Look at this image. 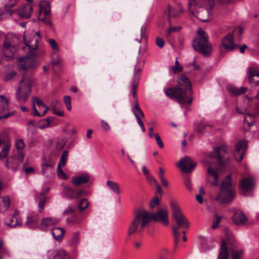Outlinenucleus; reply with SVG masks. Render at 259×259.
<instances>
[{
  "label": "nucleus",
  "instance_id": "obj_25",
  "mask_svg": "<svg viewBox=\"0 0 259 259\" xmlns=\"http://www.w3.org/2000/svg\"><path fill=\"white\" fill-rule=\"evenodd\" d=\"M90 180L89 176L87 174H83L77 177L72 178V183L76 186L87 183Z\"/></svg>",
  "mask_w": 259,
  "mask_h": 259
},
{
  "label": "nucleus",
  "instance_id": "obj_18",
  "mask_svg": "<svg viewBox=\"0 0 259 259\" xmlns=\"http://www.w3.org/2000/svg\"><path fill=\"white\" fill-rule=\"evenodd\" d=\"M19 61L20 62L19 68L21 70H26L33 68L35 66V62L33 57L26 56L21 57Z\"/></svg>",
  "mask_w": 259,
  "mask_h": 259
},
{
  "label": "nucleus",
  "instance_id": "obj_44",
  "mask_svg": "<svg viewBox=\"0 0 259 259\" xmlns=\"http://www.w3.org/2000/svg\"><path fill=\"white\" fill-rule=\"evenodd\" d=\"M67 143V139L62 138L59 140L56 144V148L59 150H62Z\"/></svg>",
  "mask_w": 259,
  "mask_h": 259
},
{
  "label": "nucleus",
  "instance_id": "obj_63",
  "mask_svg": "<svg viewBox=\"0 0 259 259\" xmlns=\"http://www.w3.org/2000/svg\"><path fill=\"white\" fill-rule=\"evenodd\" d=\"M73 212V208L71 206H69L67 208H66L64 210V211L63 212V214L64 215H67L69 214L72 213Z\"/></svg>",
  "mask_w": 259,
  "mask_h": 259
},
{
  "label": "nucleus",
  "instance_id": "obj_22",
  "mask_svg": "<svg viewBox=\"0 0 259 259\" xmlns=\"http://www.w3.org/2000/svg\"><path fill=\"white\" fill-rule=\"evenodd\" d=\"M232 220L236 225L241 226L246 223L247 218L242 211L237 210L232 217Z\"/></svg>",
  "mask_w": 259,
  "mask_h": 259
},
{
  "label": "nucleus",
  "instance_id": "obj_62",
  "mask_svg": "<svg viewBox=\"0 0 259 259\" xmlns=\"http://www.w3.org/2000/svg\"><path fill=\"white\" fill-rule=\"evenodd\" d=\"M61 62V59L58 56H56L55 57H54L52 60V63L54 65H59V64H60V63Z\"/></svg>",
  "mask_w": 259,
  "mask_h": 259
},
{
  "label": "nucleus",
  "instance_id": "obj_13",
  "mask_svg": "<svg viewBox=\"0 0 259 259\" xmlns=\"http://www.w3.org/2000/svg\"><path fill=\"white\" fill-rule=\"evenodd\" d=\"M9 99L4 95L0 96V113L9 110ZM14 115V112H8L4 115L0 114V119L8 118Z\"/></svg>",
  "mask_w": 259,
  "mask_h": 259
},
{
  "label": "nucleus",
  "instance_id": "obj_1",
  "mask_svg": "<svg viewBox=\"0 0 259 259\" xmlns=\"http://www.w3.org/2000/svg\"><path fill=\"white\" fill-rule=\"evenodd\" d=\"M177 82L179 86L165 90L166 95L171 99H176L181 106L191 104L193 98L187 96V94H192L190 81L183 75L177 78Z\"/></svg>",
  "mask_w": 259,
  "mask_h": 259
},
{
  "label": "nucleus",
  "instance_id": "obj_38",
  "mask_svg": "<svg viewBox=\"0 0 259 259\" xmlns=\"http://www.w3.org/2000/svg\"><path fill=\"white\" fill-rule=\"evenodd\" d=\"M87 195V192L83 190H78L76 191H75L73 195H68V198L70 199H77L79 197L81 196H85Z\"/></svg>",
  "mask_w": 259,
  "mask_h": 259
},
{
  "label": "nucleus",
  "instance_id": "obj_40",
  "mask_svg": "<svg viewBox=\"0 0 259 259\" xmlns=\"http://www.w3.org/2000/svg\"><path fill=\"white\" fill-rule=\"evenodd\" d=\"M89 202L85 198L82 199L78 204V208L80 211L86 209L89 206Z\"/></svg>",
  "mask_w": 259,
  "mask_h": 259
},
{
  "label": "nucleus",
  "instance_id": "obj_15",
  "mask_svg": "<svg viewBox=\"0 0 259 259\" xmlns=\"http://www.w3.org/2000/svg\"><path fill=\"white\" fill-rule=\"evenodd\" d=\"M68 155V152L67 150H65L63 151L60 159L59 160V162L57 166V172L59 177L63 180H65L67 178L66 175L62 169V167H63L66 164L67 157Z\"/></svg>",
  "mask_w": 259,
  "mask_h": 259
},
{
  "label": "nucleus",
  "instance_id": "obj_59",
  "mask_svg": "<svg viewBox=\"0 0 259 259\" xmlns=\"http://www.w3.org/2000/svg\"><path fill=\"white\" fill-rule=\"evenodd\" d=\"M49 42L50 45L51 46L53 50H57L58 49V45H57V44L56 43V42L55 39H50L49 40Z\"/></svg>",
  "mask_w": 259,
  "mask_h": 259
},
{
  "label": "nucleus",
  "instance_id": "obj_10",
  "mask_svg": "<svg viewBox=\"0 0 259 259\" xmlns=\"http://www.w3.org/2000/svg\"><path fill=\"white\" fill-rule=\"evenodd\" d=\"M33 115L38 117L44 116L49 110V108L44 104L42 100L37 97L32 99Z\"/></svg>",
  "mask_w": 259,
  "mask_h": 259
},
{
  "label": "nucleus",
  "instance_id": "obj_48",
  "mask_svg": "<svg viewBox=\"0 0 259 259\" xmlns=\"http://www.w3.org/2000/svg\"><path fill=\"white\" fill-rule=\"evenodd\" d=\"M10 150V146L6 145L5 147L3 148L0 152V158H4L6 157Z\"/></svg>",
  "mask_w": 259,
  "mask_h": 259
},
{
  "label": "nucleus",
  "instance_id": "obj_55",
  "mask_svg": "<svg viewBox=\"0 0 259 259\" xmlns=\"http://www.w3.org/2000/svg\"><path fill=\"white\" fill-rule=\"evenodd\" d=\"M64 189L67 193V196L68 197V195H73V193L75 192L74 190L69 186L67 185L64 186Z\"/></svg>",
  "mask_w": 259,
  "mask_h": 259
},
{
  "label": "nucleus",
  "instance_id": "obj_57",
  "mask_svg": "<svg viewBox=\"0 0 259 259\" xmlns=\"http://www.w3.org/2000/svg\"><path fill=\"white\" fill-rule=\"evenodd\" d=\"M139 77L138 76H136V78H134L133 80L132 90H137V88L139 84Z\"/></svg>",
  "mask_w": 259,
  "mask_h": 259
},
{
  "label": "nucleus",
  "instance_id": "obj_56",
  "mask_svg": "<svg viewBox=\"0 0 259 259\" xmlns=\"http://www.w3.org/2000/svg\"><path fill=\"white\" fill-rule=\"evenodd\" d=\"M101 126L102 128L105 131H108L110 129V127L108 123L104 120H101Z\"/></svg>",
  "mask_w": 259,
  "mask_h": 259
},
{
  "label": "nucleus",
  "instance_id": "obj_30",
  "mask_svg": "<svg viewBox=\"0 0 259 259\" xmlns=\"http://www.w3.org/2000/svg\"><path fill=\"white\" fill-rule=\"evenodd\" d=\"M39 14L44 13L45 17L49 15L50 13V4L47 1H41L39 5Z\"/></svg>",
  "mask_w": 259,
  "mask_h": 259
},
{
  "label": "nucleus",
  "instance_id": "obj_28",
  "mask_svg": "<svg viewBox=\"0 0 259 259\" xmlns=\"http://www.w3.org/2000/svg\"><path fill=\"white\" fill-rule=\"evenodd\" d=\"M38 217L36 214H32L28 216L25 223V225L29 228H34L36 227V223L38 221Z\"/></svg>",
  "mask_w": 259,
  "mask_h": 259
},
{
  "label": "nucleus",
  "instance_id": "obj_45",
  "mask_svg": "<svg viewBox=\"0 0 259 259\" xmlns=\"http://www.w3.org/2000/svg\"><path fill=\"white\" fill-rule=\"evenodd\" d=\"M83 220L84 217L83 216L75 217L72 219L70 223L73 225H79Z\"/></svg>",
  "mask_w": 259,
  "mask_h": 259
},
{
  "label": "nucleus",
  "instance_id": "obj_32",
  "mask_svg": "<svg viewBox=\"0 0 259 259\" xmlns=\"http://www.w3.org/2000/svg\"><path fill=\"white\" fill-rule=\"evenodd\" d=\"M208 175H211L214 179L213 182L211 183L213 186H217L218 184L219 170L214 169L211 166H209L207 169Z\"/></svg>",
  "mask_w": 259,
  "mask_h": 259
},
{
  "label": "nucleus",
  "instance_id": "obj_26",
  "mask_svg": "<svg viewBox=\"0 0 259 259\" xmlns=\"http://www.w3.org/2000/svg\"><path fill=\"white\" fill-rule=\"evenodd\" d=\"M58 223V220L55 218H46L43 219L41 222L40 229L42 230H46L48 228L51 227Z\"/></svg>",
  "mask_w": 259,
  "mask_h": 259
},
{
  "label": "nucleus",
  "instance_id": "obj_41",
  "mask_svg": "<svg viewBox=\"0 0 259 259\" xmlns=\"http://www.w3.org/2000/svg\"><path fill=\"white\" fill-rule=\"evenodd\" d=\"M172 228L173 235L175 238V243L176 245L179 242L180 237V233L178 231L179 228H178V227H172Z\"/></svg>",
  "mask_w": 259,
  "mask_h": 259
},
{
  "label": "nucleus",
  "instance_id": "obj_53",
  "mask_svg": "<svg viewBox=\"0 0 259 259\" xmlns=\"http://www.w3.org/2000/svg\"><path fill=\"white\" fill-rule=\"evenodd\" d=\"M159 199L158 197H155L151 201H150V207L151 208L155 207L157 205L159 204Z\"/></svg>",
  "mask_w": 259,
  "mask_h": 259
},
{
  "label": "nucleus",
  "instance_id": "obj_61",
  "mask_svg": "<svg viewBox=\"0 0 259 259\" xmlns=\"http://www.w3.org/2000/svg\"><path fill=\"white\" fill-rule=\"evenodd\" d=\"M156 45L160 48H162L164 45V41L161 38L157 37L156 40Z\"/></svg>",
  "mask_w": 259,
  "mask_h": 259
},
{
  "label": "nucleus",
  "instance_id": "obj_8",
  "mask_svg": "<svg viewBox=\"0 0 259 259\" xmlns=\"http://www.w3.org/2000/svg\"><path fill=\"white\" fill-rule=\"evenodd\" d=\"M229 151V148L225 145L217 147L214 148V153L211 154L210 157H215L220 165L224 166L229 162L228 153Z\"/></svg>",
  "mask_w": 259,
  "mask_h": 259
},
{
  "label": "nucleus",
  "instance_id": "obj_24",
  "mask_svg": "<svg viewBox=\"0 0 259 259\" xmlns=\"http://www.w3.org/2000/svg\"><path fill=\"white\" fill-rule=\"evenodd\" d=\"M228 241V236H227V240L225 239L222 240L218 259H228L229 252L227 245Z\"/></svg>",
  "mask_w": 259,
  "mask_h": 259
},
{
  "label": "nucleus",
  "instance_id": "obj_50",
  "mask_svg": "<svg viewBox=\"0 0 259 259\" xmlns=\"http://www.w3.org/2000/svg\"><path fill=\"white\" fill-rule=\"evenodd\" d=\"M24 143L22 139H18L16 141L15 146L19 150H22L24 147Z\"/></svg>",
  "mask_w": 259,
  "mask_h": 259
},
{
  "label": "nucleus",
  "instance_id": "obj_9",
  "mask_svg": "<svg viewBox=\"0 0 259 259\" xmlns=\"http://www.w3.org/2000/svg\"><path fill=\"white\" fill-rule=\"evenodd\" d=\"M148 222L150 220L159 222L163 225L167 226L169 224L168 220V210L166 208L159 209L155 213H151L147 211Z\"/></svg>",
  "mask_w": 259,
  "mask_h": 259
},
{
  "label": "nucleus",
  "instance_id": "obj_14",
  "mask_svg": "<svg viewBox=\"0 0 259 259\" xmlns=\"http://www.w3.org/2000/svg\"><path fill=\"white\" fill-rule=\"evenodd\" d=\"M237 46L235 45L233 40V35L229 33L225 36L222 40L220 48L222 50L224 49L227 51H230L234 50Z\"/></svg>",
  "mask_w": 259,
  "mask_h": 259
},
{
  "label": "nucleus",
  "instance_id": "obj_58",
  "mask_svg": "<svg viewBox=\"0 0 259 259\" xmlns=\"http://www.w3.org/2000/svg\"><path fill=\"white\" fill-rule=\"evenodd\" d=\"M45 203H46L45 198H41L40 199V200L39 201V203H38L39 211L41 212L44 210Z\"/></svg>",
  "mask_w": 259,
  "mask_h": 259
},
{
  "label": "nucleus",
  "instance_id": "obj_64",
  "mask_svg": "<svg viewBox=\"0 0 259 259\" xmlns=\"http://www.w3.org/2000/svg\"><path fill=\"white\" fill-rule=\"evenodd\" d=\"M141 72V69L140 68H137L136 67L135 68L134 73V78H136V76L139 77V80L140 79V75Z\"/></svg>",
  "mask_w": 259,
  "mask_h": 259
},
{
  "label": "nucleus",
  "instance_id": "obj_29",
  "mask_svg": "<svg viewBox=\"0 0 259 259\" xmlns=\"http://www.w3.org/2000/svg\"><path fill=\"white\" fill-rule=\"evenodd\" d=\"M52 234L54 238L58 241H60L63 239L65 230L63 228L55 227L52 230Z\"/></svg>",
  "mask_w": 259,
  "mask_h": 259
},
{
  "label": "nucleus",
  "instance_id": "obj_37",
  "mask_svg": "<svg viewBox=\"0 0 259 259\" xmlns=\"http://www.w3.org/2000/svg\"><path fill=\"white\" fill-rule=\"evenodd\" d=\"M133 112L135 116H136V115H139L142 118L145 117L144 114L142 110L140 109L138 105V101L137 100L135 101V106L133 108Z\"/></svg>",
  "mask_w": 259,
  "mask_h": 259
},
{
  "label": "nucleus",
  "instance_id": "obj_7",
  "mask_svg": "<svg viewBox=\"0 0 259 259\" xmlns=\"http://www.w3.org/2000/svg\"><path fill=\"white\" fill-rule=\"evenodd\" d=\"M18 38L15 36H7L3 42V53L9 59H11L17 51V47L14 40Z\"/></svg>",
  "mask_w": 259,
  "mask_h": 259
},
{
  "label": "nucleus",
  "instance_id": "obj_34",
  "mask_svg": "<svg viewBox=\"0 0 259 259\" xmlns=\"http://www.w3.org/2000/svg\"><path fill=\"white\" fill-rule=\"evenodd\" d=\"M3 204H0V212L6 211L10 205V199L9 197L6 196L2 198Z\"/></svg>",
  "mask_w": 259,
  "mask_h": 259
},
{
  "label": "nucleus",
  "instance_id": "obj_27",
  "mask_svg": "<svg viewBox=\"0 0 259 259\" xmlns=\"http://www.w3.org/2000/svg\"><path fill=\"white\" fill-rule=\"evenodd\" d=\"M212 126L211 124L206 122H201L198 123L195 126V130L199 133L209 132L211 131Z\"/></svg>",
  "mask_w": 259,
  "mask_h": 259
},
{
  "label": "nucleus",
  "instance_id": "obj_43",
  "mask_svg": "<svg viewBox=\"0 0 259 259\" xmlns=\"http://www.w3.org/2000/svg\"><path fill=\"white\" fill-rule=\"evenodd\" d=\"M50 124V121L49 118H47L40 121L39 124L38 125V127L40 130H43L46 127H49Z\"/></svg>",
  "mask_w": 259,
  "mask_h": 259
},
{
  "label": "nucleus",
  "instance_id": "obj_31",
  "mask_svg": "<svg viewBox=\"0 0 259 259\" xmlns=\"http://www.w3.org/2000/svg\"><path fill=\"white\" fill-rule=\"evenodd\" d=\"M108 187L115 194L118 195L120 193L119 185L114 181L108 180L106 182Z\"/></svg>",
  "mask_w": 259,
  "mask_h": 259
},
{
  "label": "nucleus",
  "instance_id": "obj_47",
  "mask_svg": "<svg viewBox=\"0 0 259 259\" xmlns=\"http://www.w3.org/2000/svg\"><path fill=\"white\" fill-rule=\"evenodd\" d=\"M63 101L67 110L70 111L72 109L70 97L69 96H65L63 98Z\"/></svg>",
  "mask_w": 259,
  "mask_h": 259
},
{
  "label": "nucleus",
  "instance_id": "obj_36",
  "mask_svg": "<svg viewBox=\"0 0 259 259\" xmlns=\"http://www.w3.org/2000/svg\"><path fill=\"white\" fill-rule=\"evenodd\" d=\"M53 259H69V256L65 251L58 250L54 252Z\"/></svg>",
  "mask_w": 259,
  "mask_h": 259
},
{
  "label": "nucleus",
  "instance_id": "obj_16",
  "mask_svg": "<svg viewBox=\"0 0 259 259\" xmlns=\"http://www.w3.org/2000/svg\"><path fill=\"white\" fill-rule=\"evenodd\" d=\"M247 77L251 85L256 87L259 85V69L250 67L247 70Z\"/></svg>",
  "mask_w": 259,
  "mask_h": 259
},
{
  "label": "nucleus",
  "instance_id": "obj_51",
  "mask_svg": "<svg viewBox=\"0 0 259 259\" xmlns=\"http://www.w3.org/2000/svg\"><path fill=\"white\" fill-rule=\"evenodd\" d=\"M16 75V72L12 71L8 73L5 77L4 80L5 81H9L11 80Z\"/></svg>",
  "mask_w": 259,
  "mask_h": 259
},
{
  "label": "nucleus",
  "instance_id": "obj_6",
  "mask_svg": "<svg viewBox=\"0 0 259 259\" xmlns=\"http://www.w3.org/2000/svg\"><path fill=\"white\" fill-rule=\"evenodd\" d=\"M170 206L172 211V217L177 225L172 227H178V228H183L187 229L189 226V223L186 218L182 212L180 208L177 203L174 201L170 202Z\"/></svg>",
  "mask_w": 259,
  "mask_h": 259
},
{
  "label": "nucleus",
  "instance_id": "obj_20",
  "mask_svg": "<svg viewBox=\"0 0 259 259\" xmlns=\"http://www.w3.org/2000/svg\"><path fill=\"white\" fill-rule=\"evenodd\" d=\"M33 9L30 4H26L20 8L18 10V14L22 18H29Z\"/></svg>",
  "mask_w": 259,
  "mask_h": 259
},
{
  "label": "nucleus",
  "instance_id": "obj_12",
  "mask_svg": "<svg viewBox=\"0 0 259 259\" xmlns=\"http://www.w3.org/2000/svg\"><path fill=\"white\" fill-rule=\"evenodd\" d=\"M5 223L6 225L12 228L22 227V224L19 216V211L16 210L13 215L8 216L5 219Z\"/></svg>",
  "mask_w": 259,
  "mask_h": 259
},
{
  "label": "nucleus",
  "instance_id": "obj_4",
  "mask_svg": "<svg viewBox=\"0 0 259 259\" xmlns=\"http://www.w3.org/2000/svg\"><path fill=\"white\" fill-rule=\"evenodd\" d=\"M233 185L230 176H227L222 182V188L215 199L221 204L231 201L235 196Z\"/></svg>",
  "mask_w": 259,
  "mask_h": 259
},
{
  "label": "nucleus",
  "instance_id": "obj_49",
  "mask_svg": "<svg viewBox=\"0 0 259 259\" xmlns=\"http://www.w3.org/2000/svg\"><path fill=\"white\" fill-rule=\"evenodd\" d=\"M154 137L159 147L160 148H163L164 147V145L159 134L158 133H155L154 135Z\"/></svg>",
  "mask_w": 259,
  "mask_h": 259
},
{
  "label": "nucleus",
  "instance_id": "obj_17",
  "mask_svg": "<svg viewBox=\"0 0 259 259\" xmlns=\"http://www.w3.org/2000/svg\"><path fill=\"white\" fill-rule=\"evenodd\" d=\"M240 186L242 194L244 196H247L248 193L254 188V180L251 177L245 178L241 181Z\"/></svg>",
  "mask_w": 259,
  "mask_h": 259
},
{
  "label": "nucleus",
  "instance_id": "obj_2",
  "mask_svg": "<svg viewBox=\"0 0 259 259\" xmlns=\"http://www.w3.org/2000/svg\"><path fill=\"white\" fill-rule=\"evenodd\" d=\"M197 33L198 36L193 40V49L204 57H208L212 51V47L208 41V37L202 29H198Z\"/></svg>",
  "mask_w": 259,
  "mask_h": 259
},
{
  "label": "nucleus",
  "instance_id": "obj_46",
  "mask_svg": "<svg viewBox=\"0 0 259 259\" xmlns=\"http://www.w3.org/2000/svg\"><path fill=\"white\" fill-rule=\"evenodd\" d=\"M79 240V232H75L73 235L72 236L71 240H70V243L72 245H76Z\"/></svg>",
  "mask_w": 259,
  "mask_h": 259
},
{
  "label": "nucleus",
  "instance_id": "obj_39",
  "mask_svg": "<svg viewBox=\"0 0 259 259\" xmlns=\"http://www.w3.org/2000/svg\"><path fill=\"white\" fill-rule=\"evenodd\" d=\"M231 254L233 259H241L243 255V251L241 249H234L231 251Z\"/></svg>",
  "mask_w": 259,
  "mask_h": 259
},
{
  "label": "nucleus",
  "instance_id": "obj_21",
  "mask_svg": "<svg viewBox=\"0 0 259 259\" xmlns=\"http://www.w3.org/2000/svg\"><path fill=\"white\" fill-rule=\"evenodd\" d=\"M237 111L240 114H245L244 119V124L246 123L248 126H251L253 125L254 123L252 121V119H253L254 117L257 115L256 114H252L250 113H245L246 109L242 107H238L237 108Z\"/></svg>",
  "mask_w": 259,
  "mask_h": 259
},
{
  "label": "nucleus",
  "instance_id": "obj_11",
  "mask_svg": "<svg viewBox=\"0 0 259 259\" xmlns=\"http://www.w3.org/2000/svg\"><path fill=\"white\" fill-rule=\"evenodd\" d=\"M196 165V163L188 156H186L182 159L177 165L185 173L191 172Z\"/></svg>",
  "mask_w": 259,
  "mask_h": 259
},
{
  "label": "nucleus",
  "instance_id": "obj_33",
  "mask_svg": "<svg viewBox=\"0 0 259 259\" xmlns=\"http://www.w3.org/2000/svg\"><path fill=\"white\" fill-rule=\"evenodd\" d=\"M54 165V163L52 161L49 162H44L41 165V173L44 175H46L48 172L51 171L52 168Z\"/></svg>",
  "mask_w": 259,
  "mask_h": 259
},
{
  "label": "nucleus",
  "instance_id": "obj_3",
  "mask_svg": "<svg viewBox=\"0 0 259 259\" xmlns=\"http://www.w3.org/2000/svg\"><path fill=\"white\" fill-rule=\"evenodd\" d=\"M147 211L145 210H137L130 223L127 234L130 236L135 233H141L144 227L148 223Z\"/></svg>",
  "mask_w": 259,
  "mask_h": 259
},
{
  "label": "nucleus",
  "instance_id": "obj_5",
  "mask_svg": "<svg viewBox=\"0 0 259 259\" xmlns=\"http://www.w3.org/2000/svg\"><path fill=\"white\" fill-rule=\"evenodd\" d=\"M32 80L25 77L20 81L16 93V98L19 103L25 102L31 91Z\"/></svg>",
  "mask_w": 259,
  "mask_h": 259
},
{
  "label": "nucleus",
  "instance_id": "obj_35",
  "mask_svg": "<svg viewBox=\"0 0 259 259\" xmlns=\"http://www.w3.org/2000/svg\"><path fill=\"white\" fill-rule=\"evenodd\" d=\"M164 13L167 15L169 20L170 18H176L179 16L175 9L171 8L169 5L168 6L167 9L164 10Z\"/></svg>",
  "mask_w": 259,
  "mask_h": 259
},
{
  "label": "nucleus",
  "instance_id": "obj_52",
  "mask_svg": "<svg viewBox=\"0 0 259 259\" xmlns=\"http://www.w3.org/2000/svg\"><path fill=\"white\" fill-rule=\"evenodd\" d=\"M228 90L233 95H239V89L233 86H229Z\"/></svg>",
  "mask_w": 259,
  "mask_h": 259
},
{
  "label": "nucleus",
  "instance_id": "obj_54",
  "mask_svg": "<svg viewBox=\"0 0 259 259\" xmlns=\"http://www.w3.org/2000/svg\"><path fill=\"white\" fill-rule=\"evenodd\" d=\"M215 217L216 218L215 221L212 224V228L213 229H215L218 227L222 219V218L219 217L217 214L215 215Z\"/></svg>",
  "mask_w": 259,
  "mask_h": 259
},
{
  "label": "nucleus",
  "instance_id": "obj_42",
  "mask_svg": "<svg viewBox=\"0 0 259 259\" xmlns=\"http://www.w3.org/2000/svg\"><path fill=\"white\" fill-rule=\"evenodd\" d=\"M171 69L175 73L180 72L182 71L183 67L179 63L178 58L176 59L175 66L171 67Z\"/></svg>",
  "mask_w": 259,
  "mask_h": 259
},
{
  "label": "nucleus",
  "instance_id": "obj_60",
  "mask_svg": "<svg viewBox=\"0 0 259 259\" xmlns=\"http://www.w3.org/2000/svg\"><path fill=\"white\" fill-rule=\"evenodd\" d=\"M184 184H185V187L187 188V189L188 190H189V191L191 190V189H192L191 183L190 179L189 178H187L185 180Z\"/></svg>",
  "mask_w": 259,
  "mask_h": 259
},
{
  "label": "nucleus",
  "instance_id": "obj_19",
  "mask_svg": "<svg viewBox=\"0 0 259 259\" xmlns=\"http://www.w3.org/2000/svg\"><path fill=\"white\" fill-rule=\"evenodd\" d=\"M247 148V142L245 141H241L236 144V152L235 157L236 160L240 161L243 158L244 154Z\"/></svg>",
  "mask_w": 259,
  "mask_h": 259
},
{
  "label": "nucleus",
  "instance_id": "obj_23",
  "mask_svg": "<svg viewBox=\"0 0 259 259\" xmlns=\"http://www.w3.org/2000/svg\"><path fill=\"white\" fill-rule=\"evenodd\" d=\"M40 39V33L36 32L29 41L25 42V44L30 49L35 50L37 49L38 43Z\"/></svg>",
  "mask_w": 259,
  "mask_h": 259
}]
</instances>
